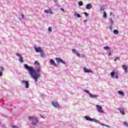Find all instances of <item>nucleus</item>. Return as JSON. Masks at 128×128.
I'll list each match as a JSON object with an SVG mask.
<instances>
[{
	"label": "nucleus",
	"mask_w": 128,
	"mask_h": 128,
	"mask_svg": "<svg viewBox=\"0 0 128 128\" xmlns=\"http://www.w3.org/2000/svg\"><path fill=\"white\" fill-rule=\"evenodd\" d=\"M21 83L25 86L26 88H30V84L28 81L23 80L21 82Z\"/></svg>",
	"instance_id": "7"
},
{
	"label": "nucleus",
	"mask_w": 128,
	"mask_h": 128,
	"mask_svg": "<svg viewBox=\"0 0 128 128\" xmlns=\"http://www.w3.org/2000/svg\"><path fill=\"white\" fill-rule=\"evenodd\" d=\"M52 104L53 106H54V108H60V104L58 103V102H52Z\"/></svg>",
	"instance_id": "11"
},
{
	"label": "nucleus",
	"mask_w": 128,
	"mask_h": 128,
	"mask_svg": "<svg viewBox=\"0 0 128 128\" xmlns=\"http://www.w3.org/2000/svg\"><path fill=\"white\" fill-rule=\"evenodd\" d=\"M34 50L36 52H40V53L42 50V48L36 47V46L34 47Z\"/></svg>",
	"instance_id": "10"
},
{
	"label": "nucleus",
	"mask_w": 128,
	"mask_h": 128,
	"mask_svg": "<svg viewBox=\"0 0 128 128\" xmlns=\"http://www.w3.org/2000/svg\"><path fill=\"white\" fill-rule=\"evenodd\" d=\"M82 58H84V55H82Z\"/></svg>",
	"instance_id": "40"
},
{
	"label": "nucleus",
	"mask_w": 128,
	"mask_h": 128,
	"mask_svg": "<svg viewBox=\"0 0 128 128\" xmlns=\"http://www.w3.org/2000/svg\"><path fill=\"white\" fill-rule=\"evenodd\" d=\"M118 110L120 111L121 114H122V116H124V108H118Z\"/></svg>",
	"instance_id": "14"
},
{
	"label": "nucleus",
	"mask_w": 128,
	"mask_h": 128,
	"mask_svg": "<svg viewBox=\"0 0 128 128\" xmlns=\"http://www.w3.org/2000/svg\"><path fill=\"white\" fill-rule=\"evenodd\" d=\"M85 120H88V122H92L93 118H90V116H86L84 117Z\"/></svg>",
	"instance_id": "18"
},
{
	"label": "nucleus",
	"mask_w": 128,
	"mask_h": 128,
	"mask_svg": "<svg viewBox=\"0 0 128 128\" xmlns=\"http://www.w3.org/2000/svg\"><path fill=\"white\" fill-rule=\"evenodd\" d=\"M36 69H34L32 66H29L28 64L24 65V68L28 71V73L31 76L32 78L34 80L35 82H38V80L40 78V72H42V68L40 63L38 61L34 62Z\"/></svg>",
	"instance_id": "1"
},
{
	"label": "nucleus",
	"mask_w": 128,
	"mask_h": 128,
	"mask_svg": "<svg viewBox=\"0 0 128 128\" xmlns=\"http://www.w3.org/2000/svg\"><path fill=\"white\" fill-rule=\"evenodd\" d=\"M114 14V13L112 12H110V16H112Z\"/></svg>",
	"instance_id": "39"
},
{
	"label": "nucleus",
	"mask_w": 128,
	"mask_h": 128,
	"mask_svg": "<svg viewBox=\"0 0 128 128\" xmlns=\"http://www.w3.org/2000/svg\"><path fill=\"white\" fill-rule=\"evenodd\" d=\"M104 50H108L107 52V54H108V56H110L112 54V50H110V46H104Z\"/></svg>",
	"instance_id": "4"
},
{
	"label": "nucleus",
	"mask_w": 128,
	"mask_h": 128,
	"mask_svg": "<svg viewBox=\"0 0 128 128\" xmlns=\"http://www.w3.org/2000/svg\"><path fill=\"white\" fill-rule=\"evenodd\" d=\"M2 76V72H0V76Z\"/></svg>",
	"instance_id": "37"
},
{
	"label": "nucleus",
	"mask_w": 128,
	"mask_h": 128,
	"mask_svg": "<svg viewBox=\"0 0 128 128\" xmlns=\"http://www.w3.org/2000/svg\"><path fill=\"white\" fill-rule=\"evenodd\" d=\"M16 56H19V60L20 62H24V59L22 58V54L18 53H16Z\"/></svg>",
	"instance_id": "12"
},
{
	"label": "nucleus",
	"mask_w": 128,
	"mask_h": 128,
	"mask_svg": "<svg viewBox=\"0 0 128 128\" xmlns=\"http://www.w3.org/2000/svg\"><path fill=\"white\" fill-rule=\"evenodd\" d=\"M89 96H90V98H98V96L94 95L90 93V94Z\"/></svg>",
	"instance_id": "17"
},
{
	"label": "nucleus",
	"mask_w": 128,
	"mask_h": 128,
	"mask_svg": "<svg viewBox=\"0 0 128 128\" xmlns=\"http://www.w3.org/2000/svg\"><path fill=\"white\" fill-rule=\"evenodd\" d=\"M92 8V5L91 4H87L86 8V10H90V8Z\"/></svg>",
	"instance_id": "19"
},
{
	"label": "nucleus",
	"mask_w": 128,
	"mask_h": 128,
	"mask_svg": "<svg viewBox=\"0 0 128 128\" xmlns=\"http://www.w3.org/2000/svg\"><path fill=\"white\" fill-rule=\"evenodd\" d=\"M52 28L51 26H50V27H49V28H48V31L50 32H52Z\"/></svg>",
	"instance_id": "30"
},
{
	"label": "nucleus",
	"mask_w": 128,
	"mask_h": 128,
	"mask_svg": "<svg viewBox=\"0 0 128 128\" xmlns=\"http://www.w3.org/2000/svg\"><path fill=\"white\" fill-rule=\"evenodd\" d=\"M40 54L41 58H46V54H44V52L43 50L41 52Z\"/></svg>",
	"instance_id": "24"
},
{
	"label": "nucleus",
	"mask_w": 128,
	"mask_h": 128,
	"mask_svg": "<svg viewBox=\"0 0 128 128\" xmlns=\"http://www.w3.org/2000/svg\"><path fill=\"white\" fill-rule=\"evenodd\" d=\"M12 128H18V127L17 126H12Z\"/></svg>",
	"instance_id": "36"
},
{
	"label": "nucleus",
	"mask_w": 128,
	"mask_h": 128,
	"mask_svg": "<svg viewBox=\"0 0 128 128\" xmlns=\"http://www.w3.org/2000/svg\"><path fill=\"white\" fill-rule=\"evenodd\" d=\"M110 76L112 78L118 80V72L116 70H114L110 72Z\"/></svg>",
	"instance_id": "3"
},
{
	"label": "nucleus",
	"mask_w": 128,
	"mask_h": 128,
	"mask_svg": "<svg viewBox=\"0 0 128 128\" xmlns=\"http://www.w3.org/2000/svg\"><path fill=\"white\" fill-rule=\"evenodd\" d=\"M86 22V20H84V22Z\"/></svg>",
	"instance_id": "41"
},
{
	"label": "nucleus",
	"mask_w": 128,
	"mask_h": 128,
	"mask_svg": "<svg viewBox=\"0 0 128 128\" xmlns=\"http://www.w3.org/2000/svg\"><path fill=\"white\" fill-rule=\"evenodd\" d=\"M96 108L98 112H100V114L104 113V110H102V106H100L96 105Z\"/></svg>",
	"instance_id": "5"
},
{
	"label": "nucleus",
	"mask_w": 128,
	"mask_h": 128,
	"mask_svg": "<svg viewBox=\"0 0 128 128\" xmlns=\"http://www.w3.org/2000/svg\"><path fill=\"white\" fill-rule=\"evenodd\" d=\"M84 72L87 73V74H90V72H91L92 74L93 73L92 70H89L88 68H84Z\"/></svg>",
	"instance_id": "13"
},
{
	"label": "nucleus",
	"mask_w": 128,
	"mask_h": 128,
	"mask_svg": "<svg viewBox=\"0 0 128 128\" xmlns=\"http://www.w3.org/2000/svg\"><path fill=\"white\" fill-rule=\"evenodd\" d=\"M60 10H61L62 12H64V8H60Z\"/></svg>",
	"instance_id": "38"
},
{
	"label": "nucleus",
	"mask_w": 128,
	"mask_h": 128,
	"mask_svg": "<svg viewBox=\"0 0 128 128\" xmlns=\"http://www.w3.org/2000/svg\"><path fill=\"white\" fill-rule=\"evenodd\" d=\"M56 62L58 64H60V62H62V64H66V63L62 60L60 58H56Z\"/></svg>",
	"instance_id": "9"
},
{
	"label": "nucleus",
	"mask_w": 128,
	"mask_h": 128,
	"mask_svg": "<svg viewBox=\"0 0 128 128\" xmlns=\"http://www.w3.org/2000/svg\"><path fill=\"white\" fill-rule=\"evenodd\" d=\"M109 22H110L109 30H112V26L114 24V22L112 18H109Z\"/></svg>",
	"instance_id": "8"
},
{
	"label": "nucleus",
	"mask_w": 128,
	"mask_h": 128,
	"mask_svg": "<svg viewBox=\"0 0 128 128\" xmlns=\"http://www.w3.org/2000/svg\"><path fill=\"white\" fill-rule=\"evenodd\" d=\"M123 124L124 126H126V128H128V122H123Z\"/></svg>",
	"instance_id": "27"
},
{
	"label": "nucleus",
	"mask_w": 128,
	"mask_h": 128,
	"mask_svg": "<svg viewBox=\"0 0 128 128\" xmlns=\"http://www.w3.org/2000/svg\"><path fill=\"white\" fill-rule=\"evenodd\" d=\"M4 70L3 67H0V72H2Z\"/></svg>",
	"instance_id": "34"
},
{
	"label": "nucleus",
	"mask_w": 128,
	"mask_h": 128,
	"mask_svg": "<svg viewBox=\"0 0 128 128\" xmlns=\"http://www.w3.org/2000/svg\"><path fill=\"white\" fill-rule=\"evenodd\" d=\"M44 12L45 14H52V10L50 9L49 10H44Z\"/></svg>",
	"instance_id": "22"
},
{
	"label": "nucleus",
	"mask_w": 128,
	"mask_h": 128,
	"mask_svg": "<svg viewBox=\"0 0 128 128\" xmlns=\"http://www.w3.org/2000/svg\"><path fill=\"white\" fill-rule=\"evenodd\" d=\"M50 64H51V66H57L56 62H54V60L52 59L50 60Z\"/></svg>",
	"instance_id": "16"
},
{
	"label": "nucleus",
	"mask_w": 128,
	"mask_h": 128,
	"mask_svg": "<svg viewBox=\"0 0 128 128\" xmlns=\"http://www.w3.org/2000/svg\"><path fill=\"white\" fill-rule=\"evenodd\" d=\"M122 68L125 72L126 74L128 73V66H126V65H122Z\"/></svg>",
	"instance_id": "20"
},
{
	"label": "nucleus",
	"mask_w": 128,
	"mask_h": 128,
	"mask_svg": "<svg viewBox=\"0 0 128 128\" xmlns=\"http://www.w3.org/2000/svg\"><path fill=\"white\" fill-rule=\"evenodd\" d=\"M28 120L30 122H31L32 126H36V124L38 123V118H36V117L29 116Z\"/></svg>",
	"instance_id": "2"
},
{
	"label": "nucleus",
	"mask_w": 128,
	"mask_h": 128,
	"mask_svg": "<svg viewBox=\"0 0 128 128\" xmlns=\"http://www.w3.org/2000/svg\"><path fill=\"white\" fill-rule=\"evenodd\" d=\"M84 14L86 16H88V14L86 12H84Z\"/></svg>",
	"instance_id": "35"
},
{
	"label": "nucleus",
	"mask_w": 128,
	"mask_h": 128,
	"mask_svg": "<svg viewBox=\"0 0 128 128\" xmlns=\"http://www.w3.org/2000/svg\"><path fill=\"white\" fill-rule=\"evenodd\" d=\"M82 4H84V3L80 1V2H78V6H82Z\"/></svg>",
	"instance_id": "29"
},
{
	"label": "nucleus",
	"mask_w": 128,
	"mask_h": 128,
	"mask_svg": "<svg viewBox=\"0 0 128 128\" xmlns=\"http://www.w3.org/2000/svg\"><path fill=\"white\" fill-rule=\"evenodd\" d=\"M53 2H54L56 4H58V0H54Z\"/></svg>",
	"instance_id": "32"
},
{
	"label": "nucleus",
	"mask_w": 128,
	"mask_h": 128,
	"mask_svg": "<svg viewBox=\"0 0 128 128\" xmlns=\"http://www.w3.org/2000/svg\"><path fill=\"white\" fill-rule=\"evenodd\" d=\"M103 14H104L103 18H108V15L106 14V12H104Z\"/></svg>",
	"instance_id": "25"
},
{
	"label": "nucleus",
	"mask_w": 128,
	"mask_h": 128,
	"mask_svg": "<svg viewBox=\"0 0 128 128\" xmlns=\"http://www.w3.org/2000/svg\"><path fill=\"white\" fill-rule=\"evenodd\" d=\"M100 10H102V9L101 8V9H100Z\"/></svg>",
	"instance_id": "42"
},
{
	"label": "nucleus",
	"mask_w": 128,
	"mask_h": 128,
	"mask_svg": "<svg viewBox=\"0 0 128 128\" xmlns=\"http://www.w3.org/2000/svg\"><path fill=\"white\" fill-rule=\"evenodd\" d=\"M92 122H94L96 124H100L101 126H106V128H110V126H108V125L104 124H101L98 120H96V119L93 118Z\"/></svg>",
	"instance_id": "6"
},
{
	"label": "nucleus",
	"mask_w": 128,
	"mask_h": 128,
	"mask_svg": "<svg viewBox=\"0 0 128 128\" xmlns=\"http://www.w3.org/2000/svg\"><path fill=\"white\" fill-rule=\"evenodd\" d=\"M72 52H74V54H76L77 56H78V58H80V54L78 53V51H76V49H73L72 50Z\"/></svg>",
	"instance_id": "15"
},
{
	"label": "nucleus",
	"mask_w": 128,
	"mask_h": 128,
	"mask_svg": "<svg viewBox=\"0 0 128 128\" xmlns=\"http://www.w3.org/2000/svg\"><path fill=\"white\" fill-rule=\"evenodd\" d=\"M120 57H116L114 58V62H116L117 60H120Z\"/></svg>",
	"instance_id": "28"
},
{
	"label": "nucleus",
	"mask_w": 128,
	"mask_h": 128,
	"mask_svg": "<svg viewBox=\"0 0 128 128\" xmlns=\"http://www.w3.org/2000/svg\"><path fill=\"white\" fill-rule=\"evenodd\" d=\"M74 16H75V18H82V16L76 12H74Z\"/></svg>",
	"instance_id": "21"
},
{
	"label": "nucleus",
	"mask_w": 128,
	"mask_h": 128,
	"mask_svg": "<svg viewBox=\"0 0 128 128\" xmlns=\"http://www.w3.org/2000/svg\"><path fill=\"white\" fill-rule=\"evenodd\" d=\"M84 92L88 94L89 95H90V92L88 90H84Z\"/></svg>",
	"instance_id": "33"
},
{
	"label": "nucleus",
	"mask_w": 128,
	"mask_h": 128,
	"mask_svg": "<svg viewBox=\"0 0 128 128\" xmlns=\"http://www.w3.org/2000/svg\"><path fill=\"white\" fill-rule=\"evenodd\" d=\"M21 16L22 20H26V18H24V14H22Z\"/></svg>",
	"instance_id": "31"
},
{
	"label": "nucleus",
	"mask_w": 128,
	"mask_h": 128,
	"mask_svg": "<svg viewBox=\"0 0 128 128\" xmlns=\"http://www.w3.org/2000/svg\"><path fill=\"white\" fill-rule=\"evenodd\" d=\"M118 93L122 96H124V93L122 91L119 90L118 92Z\"/></svg>",
	"instance_id": "23"
},
{
	"label": "nucleus",
	"mask_w": 128,
	"mask_h": 128,
	"mask_svg": "<svg viewBox=\"0 0 128 128\" xmlns=\"http://www.w3.org/2000/svg\"><path fill=\"white\" fill-rule=\"evenodd\" d=\"M114 34H118V30H114L113 32Z\"/></svg>",
	"instance_id": "26"
}]
</instances>
